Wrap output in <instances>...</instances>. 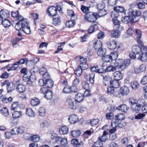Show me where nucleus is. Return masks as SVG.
I'll list each match as a JSON object with an SVG mask.
<instances>
[{
	"mask_svg": "<svg viewBox=\"0 0 147 147\" xmlns=\"http://www.w3.org/2000/svg\"><path fill=\"white\" fill-rule=\"evenodd\" d=\"M142 48L137 45L133 46L132 47V52L136 54H140L142 51Z\"/></svg>",
	"mask_w": 147,
	"mask_h": 147,
	"instance_id": "nucleus-16",
	"label": "nucleus"
},
{
	"mask_svg": "<svg viewBox=\"0 0 147 147\" xmlns=\"http://www.w3.org/2000/svg\"><path fill=\"white\" fill-rule=\"evenodd\" d=\"M81 134L80 131L78 129L73 130L71 132V136L74 138H77L79 137Z\"/></svg>",
	"mask_w": 147,
	"mask_h": 147,
	"instance_id": "nucleus-27",
	"label": "nucleus"
},
{
	"mask_svg": "<svg viewBox=\"0 0 147 147\" xmlns=\"http://www.w3.org/2000/svg\"><path fill=\"white\" fill-rule=\"evenodd\" d=\"M0 16L3 20L9 18V12L5 10H2L0 11Z\"/></svg>",
	"mask_w": 147,
	"mask_h": 147,
	"instance_id": "nucleus-21",
	"label": "nucleus"
},
{
	"mask_svg": "<svg viewBox=\"0 0 147 147\" xmlns=\"http://www.w3.org/2000/svg\"><path fill=\"white\" fill-rule=\"evenodd\" d=\"M146 69V66L145 65L142 64L134 67V71L135 73L138 74L141 72L144 71Z\"/></svg>",
	"mask_w": 147,
	"mask_h": 147,
	"instance_id": "nucleus-12",
	"label": "nucleus"
},
{
	"mask_svg": "<svg viewBox=\"0 0 147 147\" xmlns=\"http://www.w3.org/2000/svg\"><path fill=\"white\" fill-rule=\"evenodd\" d=\"M12 98L11 97H9L8 98H4L2 100V101L4 103H9L11 102Z\"/></svg>",
	"mask_w": 147,
	"mask_h": 147,
	"instance_id": "nucleus-59",
	"label": "nucleus"
},
{
	"mask_svg": "<svg viewBox=\"0 0 147 147\" xmlns=\"http://www.w3.org/2000/svg\"><path fill=\"white\" fill-rule=\"evenodd\" d=\"M26 114L31 117H34L35 116V113L33 110L30 108H28L26 109Z\"/></svg>",
	"mask_w": 147,
	"mask_h": 147,
	"instance_id": "nucleus-30",
	"label": "nucleus"
},
{
	"mask_svg": "<svg viewBox=\"0 0 147 147\" xmlns=\"http://www.w3.org/2000/svg\"><path fill=\"white\" fill-rule=\"evenodd\" d=\"M118 13L114 11H112L111 13V16L113 19L116 18L118 16Z\"/></svg>",
	"mask_w": 147,
	"mask_h": 147,
	"instance_id": "nucleus-63",
	"label": "nucleus"
},
{
	"mask_svg": "<svg viewBox=\"0 0 147 147\" xmlns=\"http://www.w3.org/2000/svg\"><path fill=\"white\" fill-rule=\"evenodd\" d=\"M22 30L27 34L29 35L31 33V31L30 29V27L28 25L26 27L24 26Z\"/></svg>",
	"mask_w": 147,
	"mask_h": 147,
	"instance_id": "nucleus-45",
	"label": "nucleus"
},
{
	"mask_svg": "<svg viewBox=\"0 0 147 147\" xmlns=\"http://www.w3.org/2000/svg\"><path fill=\"white\" fill-rule=\"evenodd\" d=\"M107 93L109 94H111L114 93L115 92V90L113 87V86H110L107 88Z\"/></svg>",
	"mask_w": 147,
	"mask_h": 147,
	"instance_id": "nucleus-60",
	"label": "nucleus"
},
{
	"mask_svg": "<svg viewBox=\"0 0 147 147\" xmlns=\"http://www.w3.org/2000/svg\"><path fill=\"white\" fill-rule=\"evenodd\" d=\"M135 33L137 36V38H141L142 36V33L140 30L137 29L135 30Z\"/></svg>",
	"mask_w": 147,
	"mask_h": 147,
	"instance_id": "nucleus-61",
	"label": "nucleus"
},
{
	"mask_svg": "<svg viewBox=\"0 0 147 147\" xmlns=\"http://www.w3.org/2000/svg\"><path fill=\"white\" fill-rule=\"evenodd\" d=\"M112 56L111 55H105L102 57V59L106 62H111L113 60Z\"/></svg>",
	"mask_w": 147,
	"mask_h": 147,
	"instance_id": "nucleus-33",
	"label": "nucleus"
},
{
	"mask_svg": "<svg viewBox=\"0 0 147 147\" xmlns=\"http://www.w3.org/2000/svg\"><path fill=\"white\" fill-rule=\"evenodd\" d=\"M141 14L140 11L138 10L129 9L128 10L127 15H130L134 22L138 21Z\"/></svg>",
	"mask_w": 147,
	"mask_h": 147,
	"instance_id": "nucleus-2",
	"label": "nucleus"
},
{
	"mask_svg": "<svg viewBox=\"0 0 147 147\" xmlns=\"http://www.w3.org/2000/svg\"><path fill=\"white\" fill-rule=\"evenodd\" d=\"M102 45L100 40H97L93 43V47L95 50H98L101 48Z\"/></svg>",
	"mask_w": 147,
	"mask_h": 147,
	"instance_id": "nucleus-28",
	"label": "nucleus"
},
{
	"mask_svg": "<svg viewBox=\"0 0 147 147\" xmlns=\"http://www.w3.org/2000/svg\"><path fill=\"white\" fill-rule=\"evenodd\" d=\"M26 87L24 85L20 83L16 85V90L19 93H23L26 90Z\"/></svg>",
	"mask_w": 147,
	"mask_h": 147,
	"instance_id": "nucleus-13",
	"label": "nucleus"
},
{
	"mask_svg": "<svg viewBox=\"0 0 147 147\" xmlns=\"http://www.w3.org/2000/svg\"><path fill=\"white\" fill-rule=\"evenodd\" d=\"M30 140L32 141L36 142L38 141L39 140V136L36 135L33 136H31Z\"/></svg>",
	"mask_w": 147,
	"mask_h": 147,
	"instance_id": "nucleus-52",
	"label": "nucleus"
},
{
	"mask_svg": "<svg viewBox=\"0 0 147 147\" xmlns=\"http://www.w3.org/2000/svg\"><path fill=\"white\" fill-rule=\"evenodd\" d=\"M78 117L77 115H71L68 118V120L71 123L74 124L78 121Z\"/></svg>",
	"mask_w": 147,
	"mask_h": 147,
	"instance_id": "nucleus-24",
	"label": "nucleus"
},
{
	"mask_svg": "<svg viewBox=\"0 0 147 147\" xmlns=\"http://www.w3.org/2000/svg\"><path fill=\"white\" fill-rule=\"evenodd\" d=\"M24 130V128L23 127H15L12 129L11 133L12 135H17L23 133Z\"/></svg>",
	"mask_w": 147,
	"mask_h": 147,
	"instance_id": "nucleus-7",
	"label": "nucleus"
},
{
	"mask_svg": "<svg viewBox=\"0 0 147 147\" xmlns=\"http://www.w3.org/2000/svg\"><path fill=\"white\" fill-rule=\"evenodd\" d=\"M108 134L109 133L108 132L104 131L103 132L102 135L98 138V140L102 142H105L108 139L107 136Z\"/></svg>",
	"mask_w": 147,
	"mask_h": 147,
	"instance_id": "nucleus-22",
	"label": "nucleus"
},
{
	"mask_svg": "<svg viewBox=\"0 0 147 147\" xmlns=\"http://www.w3.org/2000/svg\"><path fill=\"white\" fill-rule=\"evenodd\" d=\"M138 60L142 62L147 61V47L144 46L143 47L142 51L138 57Z\"/></svg>",
	"mask_w": 147,
	"mask_h": 147,
	"instance_id": "nucleus-4",
	"label": "nucleus"
},
{
	"mask_svg": "<svg viewBox=\"0 0 147 147\" xmlns=\"http://www.w3.org/2000/svg\"><path fill=\"white\" fill-rule=\"evenodd\" d=\"M114 66L113 65H109L105 69V72L106 71L111 72L113 71L116 70V67L118 66H116L115 65V62L114 63Z\"/></svg>",
	"mask_w": 147,
	"mask_h": 147,
	"instance_id": "nucleus-40",
	"label": "nucleus"
},
{
	"mask_svg": "<svg viewBox=\"0 0 147 147\" xmlns=\"http://www.w3.org/2000/svg\"><path fill=\"white\" fill-rule=\"evenodd\" d=\"M105 4L104 2H101L98 3L97 5V8L99 11H103L105 7Z\"/></svg>",
	"mask_w": 147,
	"mask_h": 147,
	"instance_id": "nucleus-39",
	"label": "nucleus"
},
{
	"mask_svg": "<svg viewBox=\"0 0 147 147\" xmlns=\"http://www.w3.org/2000/svg\"><path fill=\"white\" fill-rule=\"evenodd\" d=\"M98 14L94 13L92 12H90L86 14L84 17L85 20L89 22H94L96 20V16Z\"/></svg>",
	"mask_w": 147,
	"mask_h": 147,
	"instance_id": "nucleus-3",
	"label": "nucleus"
},
{
	"mask_svg": "<svg viewBox=\"0 0 147 147\" xmlns=\"http://www.w3.org/2000/svg\"><path fill=\"white\" fill-rule=\"evenodd\" d=\"M1 113L2 115L4 116H7L9 114L8 109L6 107L3 108L1 110Z\"/></svg>",
	"mask_w": 147,
	"mask_h": 147,
	"instance_id": "nucleus-42",
	"label": "nucleus"
},
{
	"mask_svg": "<svg viewBox=\"0 0 147 147\" xmlns=\"http://www.w3.org/2000/svg\"><path fill=\"white\" fill-rule=\"evenodd\" d=\"M117 42L115 40H113L109 42L108 47L111 50H114L117 47Z\"/></svg>",
	"mask_w": 147,
	"mask_h": 147,
	"instance_id": "nucleus-17",
	"label": "nucleus"
},
{
	"mask_svg": "<svg viewBox=\"0 0 147 147\" xmlns=\"http://www.w3.org/2000/svg\"><path fill=\"white\" fill-rule=\"evenodd\" d=\"M113 23L115 26L114 28H117L120 30H123V27L120 25V22L117 19H113Z\"/></svg>",
	"mask_w": 147,
	"mask_h": 147,
	"instance_id": "nucleus-23",
	"label": "nucleus"
},
{
	"mask_svg": "<svg viewBox=\"0 0 147 147\" xmlns=\"http://www.w3.org/2000/svg\"><path fill=\"white\" fill-rule=\"evenodd\" d=\"M95 74L92 72L86 73L85 77L87 80L89 81L92 84H93L94 82Z\"/></svg>",
	"mask_w": 147,
	"mask_h": 147,
	"instance_id": "nucleus-8",
	"label": "nucleus"
},
{
	"mask_svg": "<svg viewBox=\"0 0 147 147\" xmlns=\"http://www.w3.org/2000/svg\"><path fill=\"white\" fill-rule=\"evenodd\" d=\"M15 88L14 84L12 82H10L7 87V89L8 92H10L13 91Z\"/></svg>",
	"mask_w": 147,
	"mask_h": 147,
	"instance_id": "nucleus-36",
	"label": "nucleus"
},
{
	"mask_svg": "<svg viewBox=\"0 0 147 147\" xmlns=\"http://www.w3.org/2000/svg\"><path fill=\"white\" fill-rule=\"evenodd\" d=\"M81 9L82 12L84 13H86V14L89 12V7L84 5H81Z\"/></svg>",
	"mask_w": 147,
	"mask_h": 147,
	"instance_id": "nucleus-50",
	"label": "nucleus"
},
{
	"mask_svg": "<svg viewBox=\"0 0 147 147\" xmlns=\"http://www.w3.org/2000/svg\"><path fill=\"white\" fill-rule=\"evenodd\" d=\"M120 30L118 28H117V29H114L113 30L111 31V36L116 38H119L121 35L120 30Z\"/></svg>",
	"mask_w": 147,
	"mask_h": 147,
	"instance_id": "nucleus-14",
	"label": "nucleus"
},
{
	"mask_svg": "<svg viewBox=\"0 0 147 147\" xmlns=\"http://www.w3.org/2000/svg\"><path fill=\"white\" fill-rule=\"evenodd\" d=\"M122 70L115 71L114 72V79L117 80H120L123 78V75L120 71Z\"/></svg>",
	"mask_w": 147,
	"mask_h": 147,
	"instance_id": "nucleus-20",
	"label": "nucleus"
},
{
	"mask_svg": "<svg viewBox=\"0 0 147 147\" xmlns=\"http://www.w3.org/2000/svg\"><path fill=\"white\" fill-rule=\"evenodd\" d=\"M117 109L122 112H126L129 109V107L125 105H121L117 107Z\"/></svg>",
	"mask_w": 147,
	"mask_h": 147,
	"instance_id": "nucleus-29",
	"label": "nucleus"
},
{
	"mask_svg": "<svg viewBox=\"0 0 147 147\" xmlns=\"http://www.w3.org/2000/svg\"><path fill=\"white\" fill-rule=\"evenodd\" d=\"M39 115L40 116H43L45 115V110L43 107H40L38 110Z\"/></svg>",
	"mask_w": 147,
	"mask_h": 147,
	"instance_id": "nucleus-49",
	"label": "nucleus"
},
{
	"mask_svg": "<svg viewBox=\"0 0 147 147\" xmlns=\"http://www.w3.org/2000/svg\"><path fill=\"white\" fill-rule=\"evenodd\" d=\"M82 70L80 67H78L76 69L74 73L78 76H80L82 73Z\"/></svg>",
	"mask_w": 147,
	"mask_h": 147,
	"instance_id": "nucleus-48",
	"label": "nucleus"
},
{
	"mask_svg": "<svg viewBox=\"0 0 147 147\" xmlns=\"http://www.w3.org/2000/svg\"><path fill=\"white\" fill-rule=\"evenodd\" d=\"M41 91L45 94V97L48 100H50L53 97V92L48 89H46L45 87H43L41 90Z\"/></svg>",
	"mask_w": 147,
	"mask_h": 147,
	"instance_id": "nucleus-6",
	"label": "nucleus"
},
{
	"mask_svg": "<svg viewBox=\"0 0 147 147\" xmlns=\"http://www.w3.org/2000/svg\"><path fill=\"white\" fill-rule=\"evenodd\" d=\"M130 86L132 89L136 90L139 87V84L138 82L134 81L130 83Z\"/></svg>",
	"mask_w": 147,
	"mask_h": 147,
	"instance_id": "nucleus-38",
	"label": "nucleus"
},
{
	"mask_svg": "<svg viewBox=\"0 0 147 147\" xmlns=\"http://www.w3.org/2000/svg\"><path fill=\"white\" fill-rule=\"evenodd\" d=\"M125 118V116L122 113L118 114L117 115H116L115 117V119L116 121H121L124 120Z\"/></svg>",
	"mask_w": 147,
	"mask_h": 147,
	"instance_id": "nucleus-46",
	"label": "nucleus"
},
{
	"mask_svg": "<svg viewBox=\"0 0 147 147\" xmlns=\"http://www.w3.org/2000/svg\"><path fill=\"white\" fill-rule=\"evenodd\" d=\"M67 14L68 15L71 16V20H74L75 19L74 18L75 15L74 11L72 10H68Z\"/></svg>",
	"mask_w": 147,
	"mask_h": 147,
	"instance_id": "nucleus-55",
	"label": "nucleus"
},
{
	"mask_svg": "<svg viewBox=\"0 0 147 147\" xmlns=\"http://www.w3.org/2000/svg\"><path fill=\"white\" fill-rule=\"evenodd\" d=\"M121 20L125 24H127L129 22L131 23L134 22L130 15H128L127 16H125L123 18L121 19Z\"/></svg>",
	"mask_w": 147,
	"mask_h": 147,
	"instance_id": "nucleus-18",
	"label": "nucleus"
},
{
	"mask_svg": "<svg viewBox=\"0 0 147 147\" xmlns=\"http://www.w3.org/2000/svg\"><path fill=\"white\" fill-rule=\"evenodd\" d=\"M53 17V25L56 26L58 25H59L60 23V17H58L57 18H54Z\"/></svg>",
	"mask_w": 147,
	"mask_h": 147,
	"instance_id": "nucleus-54",
	"label": "nucleus"
},
{
	"mask_svg": "<svg viewBox=\"0 0 147 147\" xmlns=\"http://www.w3.org/2000/svg\"><path fill=\"white\" fill-rule=\"evenodd\" d=\"M71 144L74 147H82L83 143L82 142H79L78 140L77 139H74L71 141Z\"/></svg>",
	"mask_w": 147,
	"mask_h": 147,
	"instance_id": "nucleus-15",
	"label": "nucleus"
},
{
	"mask_svg": "<svg viewBox=\"0 0 147 147\" xmlns=\"http://www.w3.org/2000/svg\"><path fill=\"white\" fill-rule=\"evenodd\" d=\"M141 106V105L137 103H134L131 106V109L133 111L137 112L140 110Z\"/></svg>",
	"mask_w": 147,
	"mask_h": 147,
	"instance_id": "nucleus-19",
	"label": "nucleus"
},
{
	"mask_svg": "<svg viewBox=\"0 0 147 147\" xmlns=\"http://www.w3.org/2000/svg\"><path fill=\"white\" fill-rule=\"evenodd\" d=\"M19 102H13L11 105V109L13 110L17 109L18 107Z\"/></svg>",
	"mask_w": 147,
	"mask_h": 147,
	"instance_id": "nucleus-57",
	"label": "nucleus"
},
{
	"mask_svg": "<svg viewBox=\"0 0 147 147\" xmlns=\"http://www.w3.org/2000/svg\"><path fill=\"white\" fill-rule=\"evenodd\" d=\"M119 81V80H117L114 79V80L111 82L110 84L111 85H113V87L114 88H118L120 86V83Z\"/></svg>",
	"mask_w": 147,
	"mask_h": 147,
	"instance_id": "nucleus-37",
	"label": "nucleus"
},
{
	"mask_svg": "<svg viewBox=\"0 0 147 147\" xmlns=\"http://www.w3.org/2000/svg\"><path fill=\"white\" fill-rule=\"evenodd\" d=\"M22 113L21 111H15L12 114V115L14 119H16L21 117Z\"/></svg>",
	"mask_w": 147,
	"mask_h": 147,
	"instance_id": "nucleus-34",
	"label": "nucleus"
},
{
	"mask_svg": "<svg viewBox=\"0 0 147 147\" xmlns=\"http://www.w3.org/2000/svg\"><path fill=\"white\" fill-rule=\"evenodd\" d=\"M78 67H80V68L82 70H85L87 69L88 67V65L86 62L80 63Z\"/></svg>",
	"mask_w": 147,
	"mask_h": 147,
	"instance_id": "nucleus-47",
	"label": "nucleus"
},
{
	"mask_svg": "<svg viewBox=\"0 0 147 147\" xmlns=\"http://www.w3.org/2000/svg\"><path fill=\"white\" fill-rule=\"evenodd\" d=\"M102 143L101 141L96 142L94 143V147H102Z\"/></svg>",
	"mask_w": 147,
	"mask_h": 147,
	"instance_id": "nucleus-64",
	"label": "nucleus"
},
{
	"mask_svg": "<svg viewBox=\"0 0 147 147\" xmlns=\"http://www.w3.org/2000/svg\"><path fill=\"white\" fill-rule=\"evenodd\" d=\"M45 88L47 89V88H50L52 87L53 85V82L50 79H48L45 80Z\"/></svg>",
	"mask_w": 147,
	"mask_h": 147,
	"instance_id": "nucleus-25",
	"label": "nucleus"
},
{
	"mask_svg": "<svg viewBox=\"0 0 147 147\" xmlns=\"http://www.w3.org/2000/svg\"><path fill=\"white\" fill-rule=\"evenodd\" d=\"M102 76L103 77V80L106 82H109L110 83L111 81L112 78L111 76L108 74H107L105 72V74H103L102 75Z\"/></svg>",
	"mask_w": 147,
	"mask_h": 147,
	"instance_id": "nucleus-35",
	"label": "nucleus"
},
{
	"mask_svg": "<svg viewBox=\"0 0 147 147\" xmlns=\"http://www.w3.org/2000/svg\"><path fill=\"white\" fill-rule=\"evenodd\" d=\"M65 25L67 27L70 28L74 26L75 25V24L73 21H69L66 22Z\"/></svg>",
	"mask_w": 147,
	"mask_h": 147,
	"instance_id": "nucleus-56",
	"label": "nucleus"
},
{
	"mask_svg": "<svg viewBox=\"0 0 147 147\" xmlns=\"http://www.w3.org/2000/svg\"><path fill=\"white\" fill-rule=\"evenodd\" d=\"M118 122V121H116V119L115 120H112L111 123V126L112 127L116 128L118 125H120L121 124H119Z\"/></svg>",
	"mask_w": 147,
	"mask_h": 147,
	"instance_id": "nucleus-53",
	"label": "nucleus"
},
{
	"mask_svg": "<svg viewBox=\"0 0 147 147\" xmlns=\"http://www.w3.org/2000/svg\"><path fill=\"white\" fill-rule=\"evenodd\" d=\"M114 10L117 12L121 13L123 12L124 11V8L121 6H115L114 7Z\"/></svg>",
	"mask_w": 147,
	"mask_h": 147,
	"instance_id": "nucleus-44",
	"label": "nucleus"
},
{
	"mask_svg": "<svg viewBox=\"0 0 147 147\" xmlns=\"http://www.w3.org/2000/svg\"><path fill=\"white\" fill-rule=\"evenodd\" d=\"M71 87H64L63 90V92L64 93H69L71 91Z\"/></svg>",
	"mask_w": 147,
	"mask_h": 147,
	"instance_id": "nucleus-62",
	"label": "nucleus"
},
{
	"mask_svg": "<svg viewBox=\"0 0 147 147\" xmlns=\"http://www.w3.org/2000/svg\"><path fill=\"white\" fill-rule=\"evenodd\" d=\"M59 130L61 134H67L68 131V128L67 126H64L60 127Z\"/></svg>",
	"mask_w": 147,
	"mask_h": 147,
	"instance_id": "nucleus-26",
	"label": "nucleus"
},
{
	"mask_svg": "<svg viewBox=\"0 0 147 147\" xmlns=\"http://www.w3.org/2000/svg\"><path fill=\"white\" fill-rule=\"evenodd\" d=\"M47 12L49 16H52L54 17L57 15V9L55 6H51L48 9Z\"/></svg>",
	"mask_w": 147,
	"mask_h": 147,
	"instance_id": "nucleus-9",
	"label": "nucleus"
},
{
	"mask_svg": "<svg viewBox=\"0 0 147 147\" xmlns=\"http://www.w3.org/2000/svg\"><path fill=\"white\" fill-rule=\"evenodd\" d=\"M83 94L81 93H78L75 96L76 101L78 102H80L83 99Z\"/></svg>",
	"mask_w": 147,
	"mask_h": 147,
	"instance_id": "nucleus-32",
	"label": "nucleus"
},
{
	"mask_svg": "<svg viewBox=\"0 0 147 147\" xmlns=\"http://www.w3.org/2000/svg\"><path fill=\"white\" fill-rule=\"evenodd\" d=\"M106 50L105 49L101 48L99 49L97 52L98 55L100 57H103L105 54Z\"/></svg>",
	"mask_w": 147,
	"mask_h": 147,
	"instance_id": "nucleus-31",
	"label": "nucleus"
},
{
	"mask_svg": "<svg viewBox=\"0 0 147 147\" xmlns=\"http://www.w3.org/2000/svg\"><path fill=\"white\" fill-rule=\"evenodd\" d=\"M129 92V87L127 86H123L120 88L119 93L122 95H127Z\"/></svg>",
	"mask_w": 147,
	"mask_h": 147,
	"instance_id": "nucleus-11",
	"label": "nucleus"
},
{
	"mask_svg": "<svg viewBox=\"0 0 147 147\" xmlns=\"http://www.w3.org/2000/svg\"><path fill=\"white\" fill-rule=\"evenodd\" d=\"M130 63V60L127 59L125 61L120 59H116L115 61V65L116 66H118V69L119 70L124 69L128 66Z\"/></svg>",
	"mask_w": 147,
	"mask_h": 147,
	"instance_id": "nucleus-1",
	"label": "nucleus"
},
{
	"mask_svg": "<svg viewBox=\"0 0 147 147\" xmlns=\"http://www.w3.org/2000/svg\"><path fill=\"white\" fill-rule=\"evenodd\" d=\"M30 102L31 104L33 106H36L40 104V102L39 100L36 98H32Z\"/></svg>",
	"mask_w": 147,
	"mask_h": 147,
	"instance_id": "nucleus-43",
	"label": "nucleus"
},
{
	"mask_svg": "<svg viewBox=\"0 0 147 147\" xmlns=\"http://www.w3.org/2000/svg\"><path fill=\"white\" fill-rule=\"evenodd\" d=\"M82 85L83 88L85 90L89 89V84L83 81L82 82Z\"/></svg>",
	"mask_w": 147,
	"mask_h": 147,
	"instance_id": "nucleus-58",
	"label": "nucleus"
},
{
	"mask_svg": "<svg viewBox=\"0 0 147 147\" xmlns=\"http://www.w3.org/2000/svg\"><path fill=\"white\" fill-rule=\"evenodd\" d=\"M49 125V123L46 121L44 120L41 122L40 124V127L44 128L48 127Z\"/></svg>",
	"mask_w": 147,
	"mask_h": 147,
	"instance_id": "nucleus-51",
	"label": "nucleus"
},
{
	"mask_svg": "<svg viewBox=\"0 0 147 147\" xmlns=\"http://www.w3.org/2000/svg\"><path fill=\"white\" fill-rule=\"evenodd\" d=\"M28 23L27 20L18 21L15 27V29L17 30L23 29L24 27H26L28 25Z\"/></svg>",
	"mask_w": 147,
	"mask_h": 147,
	"instance_id": "nucleus-5",
	"label": "nucleus"
},
{
	"mask_svg": "<svg viewBox=\"0 0 147 147\" xmlns=\"http://www.w3.org/2000/svg\"><path fill=\"white\" fill-rule=\"evenodd\" d=\"M1 24L5 28L9 27L11 25L10 21L7 19H3L2 22Z\"/></svg>",
	"mask_w": 147,
	"mask_h": 147,
	"instance_id": "nucleus-41",
	"label": "nucleus"
},
{
	"mask_svg": "<svg viewBox=\"0 0 147 147\" xmlns=\"http://www.w3.org/2000/svg\"><path fill=\"white\" fill-rule=\"evenodd\" d=\"M66 102L70 109H76V104L74 103V100L72 99L71 98L68 97Z\"/></svg>",
	"mask_w": 147,
	"mask_h": 147,
	"instance_id": "nucleus-10",
	"label": "nucleus"
}]
</instances>
